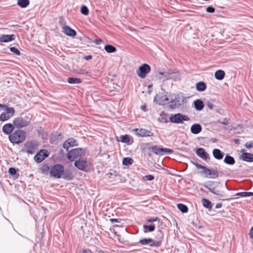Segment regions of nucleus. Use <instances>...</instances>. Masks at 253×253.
I'll return each mask as SVG.
<instances>
[{
  "label": "nucleus",
  "mask_w": 253,
  "mask_h": 253,
  "mask_svg": "<svg viewBox=\"0 0 253 253\" xmlns=\"http://www.w3.org/2000/svg\"><path fill=\"white\" fill-rule=\"evenodd\" d=\"M81 12L84 15H88L89 10L87 6L85 5H83L81 8Z\"/></svg>",
  "instance_id": "c03bdc74"
},
{
  "label": "nucleus",
  "mask_w": 253,
  "mask_h": 253,
  "mask_svg": "<svg viewBox=\"0 0 253 253\" xmlns=\"http://www.w3.org/2000/svg\"><path fill=\"white\" fill-rule=\"evenodd\" d=\"M170 104L169 108L170 109H174L181 105V97L179 95H176L173 99H171L170 101Z\"/></svg>",
  "instance_id": "ddd939ff"
},
{
  "label": "nucleus",
  "mask_w": 253,
  "mask_h": 253,
  "mask_svg": "<svg viewBox=\"0 0 253 253\" xmlns=\"http://www.w3.org/2000/svg\"><path fill=\"white\" fill-rule=\"evenodd\" d=\"M224 188L228 189L227 185L226 184L223 185L220 182H218V184L214 187L211 192L218 196L220 198H224V192L223 189Z\"/></svg>",
  "instance_id": "0eeeda50"
},
{
  "label": "nucleus",
  "mask_w": 253,
  "mask_h": 253,
  "mask_svg": "<svg viewBox=\"0 0 253 253\" xmlns=\"http://www.w3.org/2000/svg\"><path fill=\"white\" fill-rule=\"evenodd\" d=\"M133 162V160L129 157L124 158L123 160V165L125 166H129L131 165Z\"/></svg>",
  "instance_id": "f704fd0d"
},
{
  "label": "nucleus",
  "mask_w": 253,
  "mask_h": 253,
  "mask_svg": "<svg viewBox=\"0 0 253 253\" xmlns=\"http://www.w3.org/2000/svg\"><path fill=\"white\" fill-rule=\"evenodd\" d=\"M198 167L202 169L201 173L203 174L207 178L215 179L219 176V172L217 169H210L203 165H198Z\"/></svg>",
  "instance_id": "f03ea898"
},
{
  "label": "nucleus",
  "mask_w": 253,
  "mask_h": 253,
  "mask_svg": "<svg viewBox=\"0 0 253 253\" xmlns=\"http://www.w3.org/2000/svg\"><path fill=\"white\" fill-rule=\"evenodd\" d=\"M110 221L111 222V223H114V222H120V221H119V219H116V218H111L110 219Z\"/></svg>",
  "instance_id": "13d9d810"
},
{
  "label": "nucleus",
  "mask_w": 253,
  "mask_h": 253,
  "mask_svg": "<svg viewBox=\"0 0 253 253\" xmlns=\"http://www.w3.org/2000/svg\"><path fill=\"white\" fill-rule=\"evenodd\" d=\"M74 165L79 169L84 170L85 169L87 166V162L84 160L79 159L78 160L75 161Z\"/></svg>",
  "instance_id": "4468645a"
},
{
  "label": "nucleus",
  "mask_w": 253,
  "mask_h": 253,
  "mask_svg": "<svg viewBox=\"0 0 253 253\" xmlns=\"http://www.w3.org/2000/svg\"><path fill=\"white\" fill-rule=\"evenodd\" d=\"M151 242V238H144L139 241V243H140L143 245H147L150 244V243Z\"/></svg>",
  "instance_id": "37998d69"
},
{
  "label": "nucleus",
  "mask_w": 253,
  "mask_h": 253,
  "mask_svg": "<svg viewBox=\"0 0 253 253\" xmlns=\"http://www.w3.org/2000/svg\"><path fill=\"white\" fill-rule=\"evenodd\" d=\"M224 162L228 165H234L235 161L234 158L229 155H226L224 159Z\"/></svg>",
  "instance_id": "c756f323"
},
{
  "label": "nucleus",
  "mask_w": 253,
  "mask_h": 253,
  "mask_svg": "<svg viewBox=\"0 0 253 253\" xmlns=\"http://www.w3.org/2000/svg\"><path fill=\"white\" fill-rule=\"evenodd\" d=\"M76 140L73 138H70L65 141L63 144V147L64 149H65L67 151H68V149L70 147H73L74 146H77V145L76 144Z\"/></svg>",
  "instance_id": "f3484780"
},
{
  "label": "nucleus",
  "mask_w": 253,
  "mask_h": 253,
  "mask_svg": "<svg viewBox=\"0 0 253 253\" xmlns=\"http://www.w3.org/2000/svg\"><path fill=\"white\" fill-rule=\"evenodd\" d=\"M63 166L61 164H56L51 168L50 175L56 178H60L62 176L63 172Z\"/></svg>",
  "instance_id": "39448f33"
},
{
  "label": "nucleus",
  "mask_w": 253,
  "mask_h": 253,
  "mask_svg": "<svg viewBox=\"0 0 253 253\" xmlns=\"http://www.w3.org/2000/svg\"><path fill=\"white\" fill-rule=\"evenodd\" d=\"M84 58L87 60H89L92 58V56L90 55H87V56H85Z\"/></svg>",
  "instance_id": "680f3d73"
},
{
  "label": "nucleus",
  "mask_w": 253,
  "mask_h": 253,
  "mask_svg": "<svg viewBox=\"0 0 253 253\" xmlns=\"http://www.w3.org/2000/svg\"><path fill=\"white\" fill-rule=\"evenodd\" d=\"M218 124H221V123H222V121H220V120H218L217 122H216Z\"/></svg>",
  "instance_id": "e2e57ef3"
},
{
  "label": "nucleus",
  "mask_w": 253,
  "mask_h": 253,
  "mask_svg": "<svg viewBox=\"0 0 253 253\" xmlns=\"http://www.w3.org/2000/svg\"><path fill=\"white\" fill-rule=\"evenodd\" d=\"M206 11L209 13H213L215 11V9L212 6H208L206 8Z\"/></svg>",
  "instance_id": "09e8293b"
},
{
  "label": "nucleus",
  "mask_w": 253,
  "mask_h": 253,
  "mask_svg": "<svg viewBox=\"0 0 253 253\" xmlns=\"http://www.w3.org/2000/svg\"><path fill=\"white\" fill-rule=\"evenodd\" d=\"M212 154L214 158L217 160H221L224 156V153L218 149H213Z\"/></svg>",
  "instance_id": "4be33fe9"
},
{
  "label": "nucleus",
  "mask_w": 253,
  "mask_h": 253,
  "mask_svg": "<svg viewBox=\"0 0 253 253\" xmlns=\"http://www.w3.org/2000/svg\"><path fill=\"white\" fill-rule=\"evenodd\" d=\"M8 172L10 175H14L16 173V170L14 168H10L9 169Z\"/></svg>",
  "instance_id": "de8ad7c7"
},
{
  "label": "nucleus",
  "mask_w": 253,
  "mask_h": 253,
  "mask_svg": "<svg viewBox=\"0 0 253 253\" xmlns=\"http://www.w3.org/2000/svg\"><path fill=\"white\" fill-rule=\"evenodd\" d=\"M196 154L199 157L203 160H206L210 159L209 154L203 148H198L196 150Z\"/></svg>",
  "instance_id": "6ab92c4d"
},
{
  "label": "nucleus",
  "mask_w": 253,
  "mask_h": 253,
  "mask_svg": "<svg viewBox=\"0 0 253 253\" xmlns=\"http://www.w3.org/2000/svg\"><path fill=\"white\" fill-rule=\"evenodd\" d=\"M135 131L136 133L141 136H152L153 135V133L148 130L146 129L141 128H135Z\"/></svg>",
  "instance_id": "2eb2a0df"
},
{
  "label": "nucleus",
  "mask_w": 253,
  "mask_h": 253,
  "mask_svg": "<svg viewBox=\"0 0 253 253\" xmlns=\"http://www.w3.org/2000/svg\"><path fill=\"white\" fill-rule=\"evenodd\" d=\"M143 227L145 229L144 230L145 233H146L148 231L153 232L155 229V225H154V224L150 225H147L145 224V225H143Z\"/></svg>",
  "instance_id": "72a5a7b5"
},
{
  "label": "nucleus",
  "mask_w": 253,
  "mask_h": 253,
  "mask_svg": "<svg viewBox=\"0 0 253 253\" xmlns=\"http://www.w3.org/2000/svg\"><path fill=\"white\" fill-rule=\"evenodd\" d=\"M160 75H163L164 77V79L168 80L170 78V75L172 74L171 72L169 71L159 72Z\"/></svg>",
  "instance_id": "ea45409f"
},
{
  "label": "nucleus",
  "mask_w": 253,
  "mask_h": 253,
  "mask_svg": "<svg viewBox=\"0 0 253 253\" xmlns=\"http://www.w3.org/2000/svg\"><path fill=\"white\" fill-rule=\"evenodd\" d=\"M5 107L6 108L5 113L8 115H11V117H12L15 113L14 109L12 107H9L7 106H5Z\"/></svg>",
  "instance_id": "58836bf2"
},
{
  "label": "nucleus",
  "mask_w": 253,
  "mask_h": 253,
  "mask_svg": "<svg viewBox=\"0 0 253 253\" xmlns=\"http://www.w3.org/2000/svg\"><path fill=\"white\" fill-rule=\"evenodd\" d=\"M63 179L67 180H72L73 177V174L72 171L69 169H66L64 170L63 169V172L62 173V176Z\"/></svg>",
  "instance_id": "aec40b11"
},
{
  "label": "nucleus",
  "mask_w": 253,
  "mask_h": 253,
  "mask_svg": "<svg viewBox=\"0 0 253 253\" xmlns=\"http://www.w3.org/2000/svg\"><path fill=\"white\" fill-rule=\"evenodd\" d=\"M15 126L14 124H11L10 123L6 124L4 125L2 127V131L4 133L6 134H9L12 133V132L14 130Z\"/></svg>",
  "instance_id": "dca6fc26"
},
{
  "label": "nucleus",
  "mask_w": 253,
  "mask_h": 253,
  "mask_svg": "<svg viewBox=\"0 0 253 253\" xmlns=\"http://www.w3.org/2000/svg\"><path fill=\"white\" fill-rule=\"evenodd\" d=\"M194 106L197 110L201 111L204 108L203 102L200 99L196 100L194 102Z\"/></svg>",
  "instance_id": "a878e982"
},
{
  "label": "nucleus",
  "mask_w": 253,
  "mask_h": 253,
  "mask_svg": "<svg viewBox=\"0 0 253 253\" xmlns=\"http://www.w3.org/2000/svg\"><path fill=\"white\" fill-rule=\"evenodd\" d=\"M221 124L228 125L229 124L228 120L226 118L224 119L223 121H222Z\"/></svg>",
  "instance_id": "6e6d98bb"
},
{
  "label": "nucleus",
  "mask_w": 253,
  "mask_h": 253,
  "mask_svg": "<svg viewBox=\"0 0 253 253\" xmlns=\"http://www.w3.org/2000/svg\"><path fill=\"white\" fill-rule=\"evenodd\" d=\"M250 237L253 240L252 243L253 244V226L250 229L249 233Z\"/></svg>",
  "instance_id": "603ef678"
},
{
  "label": "nucleus",
  "mask_w": 253,
  "mask_h": 253,
  "mask_svg": "<svg viewBox=\"0 0 253 253\" xmlns=\"http://www.w3.org/2000/svg\"><path fill=\"white\" fill-rule=\"evenodd\" d=\"M201 201L203 206L205 207L210 209L212 208V204L209 200L203 198L202 199Z\"/></svg>",
  "instance_id": "7c9ffc66"
},
{
  "label": "nucleus",
  "mask_w": 253,
  "mask_h": 253,
  "mask_svg": "<svg viewBox=\"0 0 253 253\" xmlns=\"http://www.w3.org/2000/svg\"><path fill=\"white\" fill-rule=\"evenodd\" d=\"M148 149L157 155H164L165 153L168 154H172L173 151L172 150L168 148H159L157 146H154Z\"/></svg>",
  "instance_id": "1a4fd4ad"
},
{
  "label": "nucleus",
  "mask_w": 253,
  "mask_h": 253,
  "mask_svg": "<svg viewBox=\"0 0 253 253\" xmlns=\"http://www.w3.org/2000/svg\"><path fill=\"white\" fill-rule=\"evenodd\" d=\"M245 146L247 148H251L253 147V142H247L245 144Z\"/></svg>",
  "instance_id": "3c124183"
},
{
  "label": "nucleus",
  "mask_w": 253,
  "mask_h": 253,
  "mask_svg": "<svg viewBox=\"0 0 253 253\" xmlns=\"http://www.w3.org/2000/svg\"><path fill=\"white\" fill-rule=\"evenodd\" d=\"M103 42L102 40L101 39H96L94 41V42L96 44H100Z\"/></svg>",
  "instance_id": "5fc2aeb1"
},
{
  "label": "nucleus",
  "mask_w": 253,
  "mask_h": 253,
  "mask_svg": "<svg viewBox=\"0 0 253 253\" xmlns=\"http://www.w3.org/2000/svg\"><path fill=\"white\" fill-rule=\"evenodd\" d=\"M11 117V115H8L5 112L2 113L0 116V120L1 121H4L8 120Z\"/></svg>",
  "instance_id": "4c0bfd02"
},
{
  "label": "nucleus",
  "mask_w": 253,
  "mask_h": 253,
  "mask_svg": "<svg viewBox=\"0 0 253 253\" xmlns=\"http://www.w3.org/2000/svg\"><path fill=\"white\" fill-rule=\"evenodd\" d=\"M10 50L17 55H20V51L15 47H11L10 48Z\"/></svg>",
  "instance_id": "a18cd8bd"
},
{
  "label": "nucleus",
  "mask_w": 253,
  "mask_h": 253,
  "mask_svg": "<svg viewBox=\"0 0 253 253\" xmlns=\"http://www.w3.org/2000/svg\"><path fill=\"white\" fill-rule=\"evenodd\" d=\"M222 206V205L221 203H217L215 206L216 209H219Z\"/></svg>",
  "instance_id": "052dcab7"
},
{
  "label": "nucleus",
  "mask_w": 253,
  "mask_h": 253,
  "mask_svg": "<svg viewBox=\"0 0 253 253\" xmlns=\"http://www.w3.org/2000/svg\"><path fill=\"white\" fill-rule=\"evenodd\" d=\"M5 105L0 104V107H5Z\"/></svg>",
  "instance_id": "69168bd1"
},
{
  "label": "nucleus",
  "mask_w": 253,
  "mask_h": 253,
  "mask_svg": "<svg viewBox=\"0 0 253 253\" xmlns=\"http://www.w3.org/2000/svg\"><path fill=\"white\" fill-rule=\"evenodd\" d=\"M141 108H142V109L144 110V109L145 108V106H142Z\"/></svg>",
  "instance_id": "338daca9"
},
{
  "label": "nucleus",
  "mask_w": 253,
  "mask_h": 253,
  "mask_svg": "<svg viewBox=\"0 0 253 253\" xmlns=\"http://www.w3.org/2000/svg\"><path fill=\"white\" fill-rule=\"evenodd\" d=\"M97 253H104L102 251H99Z\"/></svg>",
  "instance_id": "774afa93"
},
{
  "label": "nucleus",
  "mask_w": 253,
  "mask_h": 253,
  "mask_svg": "<svg viewBox=\"0 0 253 253\" xmlns=\"http://www.w3.org/2000/svg\"><path fill=\"white\" fill-rule=\"evenodd\" d=\"M177 208L182 213H186L188 211V207L183 204H178Z\"/></svg>",
  "instance_id": "c9c22d12"
},
{
  "label": "nucleus",
  "mask_w": 253,
  "mask_h": 253,
  "mask_svg": "<svg viewBox=\"0 0 253 253\" xmlns=\"http://www.w3.org/2000/svg\"><path fill=\"white\" fill-rule=\"evenodd\" d=\"M49 155V153L45 149H42L35 156L34 160L38 163H41Z\"/></svg>",
  "instance_id": "9b49d317"
},
{
  "label": "nucleus",
  "mask_w": 253,
  "mask_h": 253,
  "mask_svg": "<svg viewBox=\"0 0 253 253\" xmlns=\"http://www.w3.org/2000/svg\"><path fill=\"white\" fill-rule=\"evenodd\" d=\"M144 178L146 180H152L154 179V177L152 175H147L144 176Z\"/></svg>",
  "instance_id": "8fccbe9b"
},
{
  "label": "nucleus",
  "mask_w": 253,
  "mask_h": 253,
  "mask_svg": "<svg viewBox=\"0 0 253 253\" xmlns=\"http://www.w3.org/2000/svg\"><path fill=\"white\" fill-rule=\"evenodd\" d=\"M158 236V237L157 240L151 238V242L150 243L149 246L151 247H159L161 245L163 240V234L161 231H159Z\"/></svg>",
  "instance_id": "f8f14e48"
},
{
  "label": "nucleus",
  "mask_w": 253,
  "mask_h": 253,
  "mask_svg": "<svg viewBox=\"0 0 253 253\" xmlns=\"http://www.w3.org/2000/svg\"><path fill=\"white\" fill-rule=\"evenodd\" d=\"M15 35H2L0 36V42H8L14 41L15 39Z\"/></svg>",
  "instance_id": "a211bd4d"
},
{
  "label": "nucleus",
  "mask_w": 253,
  "mask_h": 253,
  "mask_svg": "<svg viewBox=\"0 0 253 253\" xmlns=\"http://www.w3.org/2000/svg\"><path fill=\"white\" fill-rule=\"evenodd\" d=\"M196 87L197 90L203 91L206 90L207 86L204 82H200L196 84Z\"/></svg>",
  "instance_id": "cd10ccee"
},
{
  "label": "nucleus",
  "mask_w": 253,
  "mask_h": 253,
  "mask_svg": "<svg viewBox=\"0 0 253 253\" xmlns=\"http://www.w3.org/2000/svg\"><path fill=\"white\" fill-rule=\"evenodd\" d=\"M63 31L66 35L70 37H73L76 35V32L75 30L66 25L63 27Z\"/></svg>",
  "instance_id": "412c9836"
},
{
  "label": "nucleus",
  "mask_w": 253,
  "mask_h": 253,
  "mask_svg": "<svg viewBox=\"0 0 253 253\" xmlns=\"http://www.w3.org/2000/svg\"><path fill=\"white\" fill-rule=\"evenodd\" d=\"M207 106L210 109H212V108H213V105L212 103L210 102H207Z\"/></svg>",
  "instance_id": "4d7b16f0"
},
{
  "label": "nucleus",
  "mask_w": 253,
  "mask_h": 253,
  "mask_svg": "<svg viewBox=\"0 0 253 253\" xmlns=\"http://www.w3.org/2000/svg\"><path fill=\"white\" fill-rule=\"evenodd\" d=\"M160 219L158 217H151L146 220L147 222H153L157 221H159Z\"/></svg>",
  "instance_id": "49530a36"
},
{
  "label": "nucleus",
  "mask_w": 253,
  "mask_h": 253,
  "mask_svg": "<svg viewBox=\"0 0 253 253\" xmlns=\"http://www.w3.org/2000/svg\"><path fill=\"white\" fill-rule=\"evenodd\" d=\"M184 99H185V98L184 97H182V102L183 103L184 101Z\"/></svg>",
  "instance_id": "0e129e2a"
},
{
  "label": "nucleus",
  "mask_w": 253,
  "mask_h": 253,
  "mask_svg": "<svg viewBox=\"0 0 253 253\" xmlns=\"http://www.w3.org/2000/svg\"><path fill=\"white\" fill-rule=\"evenodd\" d=\"M236 196H241V197H249L253 196V192H239L237 193L236 194Z\"/></svg>",
  "instance_id": "e433bc0d"
},
{
  "label": "nucleus",
  "mask_w": 253,
  "mask_h": 253,
  "mask_svg": "<svg viewBox=\"0 0 253 253\" xmlns=\"http://www.w3.org/2000/svg\"><path fill=\"white\" fill-rule=\"evenodd\" d=\"M26 133L21 129L14 131L9 135L8 138L10 141L13 144H19L22 142L25 139Z\"/></svg>",
  "instance_id": "f257e3e1"
},
{
  "label": "nucleus",
  "mask_w": 253,
  "mask_h": 253,
  "mask_svg": "<svg viewBox=\"0 0 253 253\" xmlns=\"http://www.w3.org/2000/svg\"><path fill=\"white\" fill-rule=\"evenodd\" d=\"M104 49L108 53H113L116 51V47L111 44H107L105 45Z\"/></svg>",
  "instance_id": "473e14b6"
},
{
  "label": "nucleus",
  "mask_w": 253,
  "mask_h": 253,
  "mask_svg": "<svg viewBox=\"0 0 253 253\" xmlns=\"http://www.w3.org/2000/svg\"><path fill=\"white\" fill-rule=\"evenodd\" d=\"M26 151L33 154L37 150L38 144L35 141H28L25 144Z\"/></svg>",
  "instance_id": "9d476101"
},
{
  "label": "nucleus",
  "mask_w": 253,
  "mask_h": 253,
  "mask_svg": "<svg viewBox=\"0 0 253 253\" xmlns=\"http://www.w3.org/2000/svg\"><path fill=\"white\" fill-rule=\"evenodd\" d=\"M77 73H78V74H83V75L87 74V72L84 70H80L79 71H78Z\"/></svg>",
  "instance_id": "864d4df0"
},
{
  "label": "nucleus",
  "mask_w": 253,
  "mask_h": 253,
  "mask_svg": "<svg viewBox=\"0 0 253 253\" xmlns=\"http://www.w3.org/2000/svg\"><path fill=\"white\" fill-rule=\"evenodd\" d=\"M218 184V181H208L204 184H203V186L208 189L210 192L212 191V189L214 188V187Z\"/></svg>",
  "instance_id": "b1692460"
},
{
  "label": "nucleus",
  "mask_w": 253,
  "mask_h": 253,
  "mask_svg": "<svg viewBox=\"0 0 253 253\" xmlns=\"http://www.w3.org/2000/svg\"><path fill=\"white\" fill-rule=\"evenodd\" d=\"M84 154V151L82 148H75L71 150L68 152L67 158L69 160L73 161L76 159L80 158Z\"/></svg>",
  "instance_id": "20e7f679"
},
{
  "label": "nucleus",
  "mask_w": 253,
  "mask_h": 253,
  "mask_svg": "<svg viewBox=\"0 0 253 253\" xmlns=\"http://www.w3.org/2000/svg\"><path fill=\"white\" fill-rule=\"evenodd\" d=\"M17 5L21 8H26L30 4L29 0H18Z\"/></svg>",
  "instance_id": "c85d7f7f"
},
{
  "label": "nucleus",
  "mask_w": 253,
  "mask_h": 253,
  "mask_svg": "<svg viewBox=\"0 0 253 253\" xmlns=\"http://www.w3.org/2000/svg\"><path fill=\"white\" fill-rule=\"evenodd\" d=\"M120 141L123 143H128L129 142V136L127 134L121 136Z\"/></svg>",
  "instance_id": "79ce46f5"
},
{
  "label": "nucleus",
  "mask_w": 253,
  "mask_h": 253,
  "mask_svg": "<svg viewBox=\"0 0 253 253\" xmlns=\"http://www.w3.org/2000/svg\"><path fill=\"white\" fill-rule=\"evenodd\" d=\"M30 120L29 116L22 115L16 118L13 120V124L17 128H21L27 126L29 124Z\"/></svg>",
  "instance_id": "7ed1b4c3"
},
{
  "label": "nucleus",
  "mask_w": 253,
  "mask_h": 253,
  "mask_svg": "<svg viewBox=\"0 0 253 253\" xmlns=\"http://www.w3.org/2000/svg\"><path fill=\"white\" fill-rule=\"evenodd\" d=\"M191 163L193 164L194 166H196V167L198 169H201V168L198 167V165H201L200 164H198L196 162H195L194 161H191Z\"/></svg>",
  "instance_id": "bf43d9fd"
},
{
  "label": "nucleus",
  "mask_w": 253,
  "mask_h": 253,
  "mask_svg": "<svg viewBox=\"0 0 253 253\" xmlns=\"http://www.w3.org/2000/svg\"><path fill=\"white\" fill-rule=\"evenodd\" d=\"M225 76V72L223 70H219L216 71L214 74L216 79L218 80H222Z\"/></svg>",
  "instance_id": "bb28decb"
},
{
  "label": "nucleus",
  "mask_w": 253,
  "mask_h": 253,
  "mask_svg": "<svg viewBox=\"0 0 253 253\" xmlns=\"http://www.w3.org/2000/svg\"><path fill=\"white\" fill-rule=\"evenodd\" d=\"M241 156L242 160L244 161L248 162H253V154L244 153Z\"/></svg>",
  "instance_id": "393cba45"
},
{
  "label": "nucleus",
  "mask_w": 253,
  "mask_h": 253,
  "mask_svg": "<svg viewBox=\"0 0 253 253\" xmlns=\"http://www.w3.org/2000/svg\"><path fill=\"white\" fill-rule=\"evenodd\" d=\"M202 130V126L200 124H195L191 127V131L193 134H198Z\"/></svg>",
  "instance_id": "5701e85b"
},
{
  "label": "nucleus",
  "mask_w": 253,
  "mask_h": 253,
  "mask_svg": "<svg viewBox=\"0 0 253 253\" xmlns=\"http://www.w3.org/2000/svg\"><path fill=\"white\" fill-rule=\"evenodd\" d=\"M169 120L171 123L175 124H182L183 121H188L189 118L186 115H184L181 113H177L171 115L169 117Z\"/></svg>",
  "instance_id": "423d86ee"
},
{
  "label": "nucleus",
  "mask_w": 253,
  "mask_h": 253,
  "mask_svg": "<svg viewBox=\"0 0 253 253\" xmlns=\"http://www.w3.org/2000/svg\"><path fill=\"white\" fill-rule=\"evenodd\" d=\"M151 71L150 66L147 64H143L139 67V69L137 70L136 74L138 77L142 79H144L148 73Z\"/></svg>",
  "instance_id": "6e6552de"
},
{
  "label": "nucleus",
  "mask_w": 253,
  "mask_h": 253,
  "mask_svg": "<svg viewBox=\"0 0 253 253\" xmlns=\"http://www.w3.org/2000/svg\"><path fill=\"white\" fill-rule=\"evenodd\" d=\"M81 80L79 78L70 77L68 78V82L71 84H78L81 83Z\"/></svg>",
  "instance_id": "2f4dec72"
},
{
  "label": "nucleus",
  "mask_w": 253,
  "mask_h": 253,
  "mask_svg": "<svg viewBox=\"0 0 253 253\" xmlns=\"http://www.w3.org/2000/svg\"><path fill=\"white\" fill-rule=\"evenodd\" d=\"M169 101V99L167 97V96L163 95L160 98L159 104L160 105H165Z\"/></svg>",
  "instance_id": "a19ab883"
}]
</instances>
